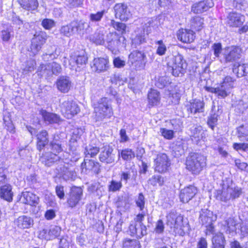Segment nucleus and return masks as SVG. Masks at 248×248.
<instances>
[{
    "mask_svg": "<svg viewBox=\"0 0 248 248\" xmlns=\"http://www.w3.org/2000/svg\"><path fill=\"white\" fill-rule=\"evenodd\" d=\"M203 134V131L201 127H195L192 136V140H195L196 141L200 140L202 139Z\"/></svg>",
    "mask_w": 248,
    "mask_h": 248,
    "instance_id": "nucleus-55",
    "label": "nucleus"
},
{
    "mask_svg": "<svg viewBox=\"0 0 248 248\" xmlns=\"http://www.w3.org/2000/svg\"><path fill=\"white\" fill-rule=\"evenodd\" d=\"M135 37L132 40V44L135 46L140 45L145 42V31L143 29L138 30L136 31Z\"/></svg>",
    "mask_w": 248,
    "mask_h": 248,
    "instance_id": "nucleus-41",
    "label": "nucleus"
},
{
    "mask_svg": "<svg viewBox=\"0 0 248 248\" xmlns=\"http://www.w3.org/2000/svg\"><path fill=\"white\" fill-rule=\"evenodd\" d=\"M211 49L214 52L216 57L219 58L220 54L222 51V45L221 43H215L211 46Z\"/></svg>",
    "mask_w": 248,
    "mask_h": 248,
    "instance_id": "nucleus-58",
    "label": "nucleus"
},
{
    "mask_svg": "<svg viewBox=\"0 0 248 248\" xmlns=\"http://www.w3.org/2000/svg\"><path fill=\"white\" fill-rule=\"evenodd\" d=\"M61 35L70 37L76 34L74 21H71L69 24L62 26L59 30Z\"/></svg>",
    "mask_w": 248,
    "mask_h": 248,
    "instance_id": "nucleus-33",
    "label": "nucleus"
},
{
    "mask_svg": "<svg viewBox=\"0 0 248 248\" xmlns=\"http://www.w3.org/2000/svg\"><path fill=\"white\" fill-rule=\"evenodd\" d=\"M99 158L101 162L107 164L114 163L116 159V154L113 148L109 145L104 146L101 148Z\"/></svg>",
    "mask_w": 248,
    "mask_h": 248,
    "instance_id": "nucleus-11",
    "label": "nucleus"
},
{
    "mask_svg": "<svg viewBox=\"0 0 248 248\" xmlns=\"http://www.w3.org/2000/svg\"><path fill=\"white\" fill-rule=\"evenodd\" d=\"M213 0H205L195 3L192 6V11L196 14L202 13L213 7Z\"/></svg>",
    "mask_w": 248,
    "mask_h": 248,
    "instance_id": "nucleus-24",
    "label": "nucleus"
},
{
    "mask_svg": "<svg viewBox=\"0 0 248 248\" xmlns=\"http://www.w3.org/2000/svg\"><path fill=\"white\" fill-rule=\"evenodd\" d=\"M237 223L234 218L229 217L225 222L224 230L227 233L234 232L236 230Z\"/></svg>",
    "mask_w": 248,
    "mask_h": 248,
    "instance_id": "nucleus-38",
    "label": "nucleus"
},
{
    "mask_svg": "<svg viewBox=\"0 0 248 248\" xmlns=\"http://www.w3.org/2000/svg\"><path fill=\"white\" fill-rule=\"evenodd\" d=\"M48 35L43 31L36 32L31 40V49L32 53L35 55L41 49L42 46L46 42Z\"/></svg>",
    "mask_w": 248,
    "mask_h": 248,
    "instance_id": "nucleus-8",
    "label": "nucleus"
},
{
    "mask_svg": "<svg viewBox=\"0 0 248 248\" xmlns=\"http://www.w3.org/2000/svg\"><path fill=\"white\" fill-rule=\"evenodd\" d=\"M156 44L158 45L156 49V54L159 56H162L164 55L167 50V48L165 45L163 43L162 40L158 41L156 42Z\"/></svg>",
    "mask_w": 248,
    "mask_h": 248,
    "instance_id": "nucleus-59",
    "label": "nucleus"
},
{
    "mask_svg": "<svg viewBox=\"0 0 248 248\" xmlns=\"http://www.w3.org/2000/svg\"><path fill=\"white\" fill-rule=\"evenodd\" d=\"M61 110L62 114L67 118L70 119L78 114L80 108L78 105L73 100H65L61 105Z\"/></svg>",
    "mask_w": 248,
    "mask_h": 248,
    "instance_id": "nucleus-7",
    "label": "nucleus"
},
{
    "mask_svg": "<svg viewBox=\"0 0 248 248\" xmlns=\"http://www.w3.org/2000/svg\"><path fill=\"white\" fill-rule=\"evenodd\" d=\"M164 183V178L160 175H155L148 180V184L155 186L158 184L162 186Z\"/></svg>",
    "mask_w": 248,
    "mask_h": 248,
    "instance_id": "nucleus-48",
    "label": "nucleus"
},
{
    "mask_svg": "<svg viewBox=\"0 0 248 248\" xmlns=\"http://www.w3.org/2000/svg\"><path fill=\"white\" fill-rule=\"evenodd\" d=\"M129 197L127 194H124L118 197L116 204L117 207H125L129 203Z\"/></svg>",
    "mask_w": 248,
    "mask_h": 248,
    "instance_id": "nucleus-46",
    "label": "nucleus"
},
{
    "mask_svg": "<svg viewBox=\"0 0 248 248\" xmlns=\"http://www.w3.org/2000/svg\"><path fill=\"white\" fill-rule=\"evenodd\" d=\"M204 104L203 101L195 99L190 103L188 109L191 113L195 114L197 112L203 111Z\"/></svg>",
    "mask_w": 248,
    "mask_h": 248,
    "instance_id": "nucleus-37",
    "label": "nucleus"
},
{
    "mask_svg": "<svg viewBox=\"0 0 248 248\" xmlns=\"http://www.w3.org/2000/svg\"><path fill=\"white\" fill-rule=\"evenodd\" d=\"M121 154L122 158L124 160H131L135 157V154L131 149H125L119 153V155Z\"/></svg>",
    "mask_w": 248,
    "mask_h": 248,
    "instance_id": "nucleus-50",
    "label": "nucleus"
},
{
    "mask_svg": "<svg viewBox=\"0 0 248 248\" xmlns=\"http://www.w3.org/2000/svg\"><path fill=\"white\" fill-rule=\"evenodd\" d=\"M18 1L23 9L28 11L36 10L39 5L37 0H19Z\"/></svg>",
    "mask_w": 248,
    "mask_h": 248,
    "instance_id": "nucleus-36",
    "label": "nucleus"
},
{
    "mask_svg": "<svg viewBox=\"0 0 248 248\" xmlns=\"http://www.w3.org/2000/svg\"><path fill=\"white\" fill-rule=\"evenodd\" d=\"M83 190L81 187L75 186L72 187L67 198V203L69 207H76L81 200Z\"/></svg>",
    "mask_w": 248,
    "mask_h": 248,
    "instance_id": "nucleus-12",
    "label": "nucleus"
},
{
    "mask_svg": "<svg viewBox=\"0 0 248 248\" xmlns=\"http://www.w3.org/2000/svg\"><path fill=\"white\" fill-rule=\"evenodd\" d=\"M129 61L136 69H143L146 63V55L141 51H134L129 55Z\"/></svg>",
    "mask_w": 248,
    "mask_h": 248,
    "instance_id": "nucleus-9",
    "label": "nucleus"
},
{
    "mask_svg": "<svg viewBox=\"0 0 248 248\" xmlns=\"http://www.w3.org/2000/svg\"><path fill=\"white\" fill-rule=\"evenodd\" d=\"M49 149L50 150L47 153H46L44 156L51 162H55L59 160L60 157L58 154L62 150L61 144L56 143L55 140L51 141L49 145Z\"/></svg>",
    "mask_w": 248,
    "mask_h": 248,
    "instance_id": "nucleus-14",
    "label": "nucleus"
},
{
    "mask_svg": "<svg viewBox=\"0 0 248 248\" xmlns=\"http://www.w3.org/2000/svg\"><path fill=\"white\" fill-rule=\"evenodd\" d=\"M197 193V188L193 186H189L181 189L179 197L180 201L186 203L191 200Z\"/></svg>",
    "mask_w": 248,
    "mask_h": 248,
    "instance_id": "nucleus-19",
    "label": "nucleus"
},
{
    "mask_svg": "<svg viewBox=\"0 0 248 248\" xmlns=\"http://www.w3.org/2000/svg\"><path fill=\"white\" fill-rule=\"evenodd\" d=\"M123 186L122 182L117 181L112 179L109 182L108 186V191L109 192H115L121 190Z\"/></svg>",
    "mask_w": 248,
    "mask_h": 248,
    "instance_id": "nucleus-44",
    "label": "nucleus"
},
{
    "mask_svg": "<svg viewBox=\"0 0 248 248\" xmlns=\"http://www.w3.org/2000/svg\"><path fill=\"white\" fill-rule=\"evenodd\" d=\"M38 70L40 74L45 77H49L53 74L58 75L62 71V67L60 64L53 62L47 64H41Z\"/></svg>",
    "mask_w": 248,
    "mask_h": 248,
    "instance_id": "nucleus-13",
    "label": "nucleus"
},
{
    "mask_svg": "<svg viewBox=\"0 0 248 248\" xmlns=\"http://www.w3.org/2000/svg\"><path fill=\"white\" fill-rule=\"evenodd\" d=\"M204 156L198 153H191L186 158V167L193 174H198L205 165Z\"/></svg>",
    "mask_w": 248,
    "mask_h": 248,
    "instance_id": "nucleus-3",
    "label": "nucleus"
},
{
    "mask_svg": "<svg viewBox=\"0 0 248 248\" xmlns=\"http://www.w3.org/2000/svg\"><path fill=\"white\" fill-rule=\"evenodd\" d=\"M110 25L121 34H123L126 32V26L124 23L111 20Z\"/></svg>",
    "mask_w": 248,
    "mask_h": 248,
    "instance_id": "nucleus-47",
    "label": "nucleus"
},
{
    "mask_svg": "<svg viewBox=\"0 0 248 248\" xmlns=\"http://www.w3.org/2000/svg\"><path fill=\"white\" fill-rule=\"evenodd\" d=\"M220 113L221 112H220L218 109L216 113L214 112L213 109H212V113L209 116L207 120L208 125L212 130H214V127L217 125L218 117Z\"/></svg>",
    "mask_w": 248,
    "mask_h": 248,
    "instance_id": "nucleus-42",
    "label": "nucleus"
},
{
    "mask_svg": "<svg viewBox=\"0 0 248 248\" xmlns=\"http://www.w3.org/2000/svg\"><path fill=\"white\" fill-rule=\"evenodd\" d=\"M76 34L83 35L84 33H88L92 31V28L90 22H85L83 20H73Z\"/></svg>",
    "mask_w": 248,
    "mask_h": 248,
    "instance_id": "nucleus-20",
    "label": "nucleus"
},
{
    "mask_svg": "<svg viewBox=\"0 0 248 248\" xmlns=\"http://www.w3.org/2000/svg\"><path fill=\"white\" fill-rule=\"evenodd\" d=\"M155 170L160 173L166 172L170 165V160L165 153H159L155 159Z\"/></svg>",
    "mask_w": 248,
    "mask_h": 248,
    "instance_id": "nucleus-10",
    "label": "nucleus"
},
{
    "mask_svg": "<svg viewBox=\"0 0 248 248\" xmlns=\"http://www.w3.org/2000/svg\"><path fill=\"white\" fill-rule=\"evenodd\" d=\"M115 17L121 20L126 21L131 14L127 5L124 3H117L114 7Z\"/></svg>",
    "mask_w": 248,
    "mask_h": 248,
    "instance_id": "nucleus-17",
    "label": "nucleus"
},
{
    "mask_svg": "<svg viewBox=\"0 0 248 248\" xmlns=\"http://www.w3.org/2000/svg\"><path fill=\"white\" fill-rule=\"evenodd\" d=\"M206 227V230H205V233L206 235H209L211 234H213V236L215 235V226L213 224V223H210L209 225H207L204 226Z\"/></svg>",
    "mask_w": 248,
    "mask_h": 248,
    "instance_id": "nucleus-62",
    "label": "nucleus"
},
{
    "mask_svg": "<svg viewBox=\"0 0 248 248\" xmlns=\"http://www.w3.org/2000/svg\"><path fill=\"white\" fill-rule=\"evenodd\" d=\"M87 60V57L84 50L74 53V54L71 55L69 60V65L71 66L70 68L73 69L76 65L79 67L80 65L85 64Z\"/></svg>",
    "mask_w": 248,
    "mask_h": 248,
    "instance_id": "nucleus-15",
    "label": "nucleus"
},
{
    "mask_svg": "<svg viewBox=\"0 0 248 248\" xmlns=\"http://www.w3.org/2000/svg\"><path fill=\"white\" fill-rule=\"evenodd\" d=\"M135 202L137 206L140 208V211H143L145 206V198L142 193L139 194L137 199L135 200Z\"/></svg>",
    "mask_w": 248,
    "mask_h": 248,
    "instance_id": "nucleus-56",
    "label": "nucleus"
},
{
    "mask_svg": "<svg viewBox=\"0 0 248 248\" xmlns=\"http://www.w3.org/2000/svg\"><path fill=\"white\" fill-rule=\"evenodd\" d=\"M183 222V217L180 214L170 212L167 216V225L181 236L185 234Z\"/></svg>",
    "mask_w": 248,
    "mask_h": 248,
    "instance_id": "nucleus-5",
    "label": "nucleus"
},
{
    "mask_svg": "<svg viewBox=\"0 0 248 248\" xmlns=\"http://www.w3.org/2000/svg\"><path fill=\"white\" fill-rule=\"evenodd\" d=\"M13 35V28L11 26H9L1 31V37L3 41L8 42Z\"/></svg>",
    "mask_w": 248,
    "mask_h": 248,
    "instance_id": "nucleus-45",
    "label": "nucleus"
},
{
    "mask_svg": "<svg viewBox=\"0 0 248 248\" xmlns=\"http://www.w3.org/2000/svg\"><path fill=\"white\" fill-rule=\"evenodd\" d=\"M238 136L241 138H245L248 141V125H242L237 128Z\"/></svg>",
    "mask_w": 248,
    "mask_h": 248,
    "instance_id": "nucleus-53",
    "label": "nucleus"
},
{
    "mask_svg": "<svg viewBox=\"0 0 248 248\" xmlns=\"http://www.w3.org/2000/svg\"><path fill=\"white\" fill-rule=\"evenodd\" d=\"M244 21V17L236 13H230L228 16V23L230 26H241Z\"/></svg>",
    "mask_w": 248,
    "mask_h": 248,
    "instance_id": "nucleus-28",
    "label": "nucleus"
},
{
    "mask_svg": "<svg viewBox=\"0 0 248 248\" xmlns=\"http://www.w3.org/2000/svg\"><path fill=\"white\" fill-rule=\"evenodd\" d=\"M94 118L96 121H102L106 118H109L113 114L112 108L108 103L107 98H101L94 108Z\"/></svg>",
    "mask_w": 248,
    "mask_h": 248,
    "instance_id": "nucleus-4",
    "label": "nucleus"
},
{
    "mask_svg": "<svg viewBox=\"0 0 248 248\" xmlns=\"http://www.w3.org/2000/svg\"><path fill=\"white\" fill-rule=\"evenodd\" d=\"M213 214L210 210L205 209H202L200 212V222L202 225H209L213 222Z\"/></svg>",
    "mask_w": 248,
    "mask_h": 248,
    "instance_id": "nucleus-29",
    "label": "nucleus"
},
{
    "mask_svg": "<svg viewBox=\"0 0 248 248\" xmlns=\"http://www.w3.org/2000/svg\"><path fill=\"white\" fill-rule=\"evenodd\" d=\"M226 240L223 234L217 232L212 239V248H225Z\"/></svg>",
    "mask_w": 248,
    "mask_h": 248,
    "instance_id": "nucleus-30",
    "label": "nucleus"
},
{
    "mask_svg": "<svg viewBox=\"0 0 248 248\" xmlns=\"http://www.w3.org/2000/svg\"><path fill=\"white\" fill-rule=\"evenodd\" d=\"M168 71L175 77L182 76L186 72L187 63L183 56L177 54L171 55L166 58Z\"/></svg>",
    "mask_w": 248,
    "mask_h": 248,
    "instance_id": "nucleus-1",
    "label": "nucleus"
},
{
    "mask_svg": "<svg viewBox=\"0 0 248 248\" xmlns=\"http://www.w3.org/2000/svg\"><path fill=\"white\" fill-rule=\"evenodd\" d=\"M41 25L46 30H49L55 26L56 23L53 19L46 18L42 20Z\"/></svg>",
    "mask_w": 248,
    "mask_h": 248,
    "instance_id": "nucleus-54",
    "label": "nucleus"
},
{
    "mask_svg": "<svg viewBox=\"0 0 248 248\" xmlns=\"http://www.w3.org/2000/svg\"><path fill=\"white\" fill-rule=\"evenodd\" d=\"M13 196L11 186L6 185L0 187V196L1 198L8 202H11L13 200Z\"/></svg>",
    "mask_w": 248,
    "mask_h": 248,
    "instance_id": "nucleus-35",
    "label": "nucleus"
},
{
    "mask_svg": "<svg viewBox=\"0 0 248 248\" xmlns=\"http://www.w3.org/2000/svg\"><path fill=\"white\" fill-rule=\"evenodd\" d=\"M226 62L235 61L240 58L239 49L234 46L226 47L222 54Z\"/></svg>",
    "mask_w": 248,
    "mask_h": 248,
    "instance_id": "nucleus-18",
    "label": "nucleus"
},
{
    "mask_svg": "<svg viewBox=\"0 0 248 248\" xmlns=\"http://www.w3.org/2000/svg\"><path fill=\"white\" fill-rule=\"evenodd\" d=\"M37 148L41 151L48 142V135L46 131L43 130L37 135Z\"/></svg>",
    "mask_w": 248,
    "mask_h": 248,
    "instance_id": "nucleus-32",
    "label": "nucleus"
},
{
    "mask_svg": "<svg viewBox=\"0 0 248 248\" xmlns=\"http://www.w3.org/2000/svg\"><path fill=\"white\" fill-rule=\"evenodd\" d=\"M58 90L62 93H68L72 87V82L68 77L61 76L56 81Z\"/></svg>",
    "mask_w": 248,
    "mask_h": 248,
    "instance_id": "nucleus-22",
    "label": "nucleus"
},
{
    "mask_svg": "<svg viewBox=\"0 0 248 248\" xmlns=\"http://www.w3.org/2000/svg\"><path fill=\"white\" fill-rule=\"evenodd\" d=\"M104 13V11L97 12L95 13H92L89 16V19L92 22H99L102 18Z\"/></svg>",
    "mask_w": 248,
    "mask_h": 248,
    "instance_id": "nucleus-52",
    "label": "nucleus"
},
{
    "mask_svg": "<svg viewBox=\"0 0 248 248\" xmlns=\"http://www.w3.org/2000/svg\"><path fill=\"white\" fill-rule=\"evenodd\" d=\"M61 232V228L57 226H54L50 229L48 231L50 235V240L54 239L59 236Z\"/></svg>",
    "mask_w": 248,
    "mask_h": 248,
    "instance_id": "nucleus-57",
    "label": "nucleus"
},
{
    "mask_svg": "<svg viewBox=\"0 0 248 248\" xmlns=\"http://www.w3.org/2000/svg\"><path fill=\"white\" fill-rule=\"evenodd\" d=\"M99 148L89 145L85 148V154L86 156L89 155L93 157L95 156L99 152Z\"/></svg>",
    "mask_w": 248,
    "mask_h": 248,
    "instance_id": "nucleus-51",
    "label": "nucleus"
},
{
    "mask_svg": "<svg viewBox=\"0 0 248 248\" xmlns=\"http://www.w3.org/2000/svg\"><path fill=\"white\" fill-rule=\"evenodd\" d=\"M14 223L18 228L28 229L33 226V219L29 216L23 215L15 219Z\"/></svg>",
    "mask_w": 248,
    "mask_h": 248,
    "instance_id": "nucleus-25",
    "label": "nucleus"
},
{
    "mask_svg": "<svg viewBox=\"0 0 248 248\" xmlns=\"http://www.w3.org/2000/svg\"><path fill=\"white\" fill-rule=\"evenodd\" d=\"M160 132L162 135L167 139L170 140L173 137L174 133L172 130H168L166 128H161Z\"/></svg>",
    "mask_w": 248,
    "mask_h": 248,
    "instance_id": "nucleus-60",
    "label": "nucleus"
},
{
    "mask_svg": "<svg viewBox=\"0 0 248 248\" xmlns=\"http://www.w3.org/2000/svg\"><path fill=\"white\" fill-rule=\"evenodd\" d=\"M91 67L93 71L98 73L107 71L109 67L108 59L107 58H95Z\"/></svg>",
    "mask_w": 248,
    "mask_h": 248,
    "instance_id": "nucleus-16",
    "label": "nucleus"
},
{
    "mask_svg": "<svg viewBox=\"0 0 248 248\" xmlns=\"http://www.w3.org/2000/svg\"><path fill=\"white\" fill-rule=\"evenodd\" d=\"M241 194V188L232 185L227 187L223 186L222 190H217L216 192L215 196L217 200L229 203L231 201L239 197Z\"/></svg>",
    "mask_w": 248,
    "mask_h": 248,
    "instance_id": "nucleus-2",
    "label": "nucleus"
},
{
    "mask_svg": "<svg viewBox=\"0 0 248 248\" xmlns=\"http://www.w3.org/2000/svg\"><path fill=\"white\" fill-rule=\"evenodd\" d=\"M55 191L57 196L60 199H63L65 196L64 187L62 186H57L55 188Z\"/></svg>",
    "mask_w": 248,
    "mask_h": 248,
    "instance_id": "nucleus-64",
    "label": "nucleus"
},
{
    "mask_svg": "<svg viewBox=\"0 0 248 248\" xmlns=\"http://www.w3.org/2000/svg\"><path fill=\"white\" fill-rule=\"evenodd\" d=\"M232 84V78L227 77L223 82L217 87H206L205 89L208 92L215 93L218 97L225 98L230 94Z\"/></svg>",
    "mask_w": 248,
    "mask_h": 248,
    "instance_id": "nucleus-6",
    "label": "nucleus"
},
{
    "mask_svg": "<svg viewBox=\"0 0 248 248\" xmlns=\"http://www.w3.org/2000/svg\"><path fill=\"white\" fill-rule=\"evenodd\" d=\"M123 248H140V243L136 239H127L123 242Z\"/></svg>",
    "mask_w": 248,
    "mask_h": 248,
    "instance_id": "nucleus-49",
    "label": "nucleus"
},
{
    "mask_svg": "<svg viewBox=\"0 0 248 248\" xmlns=\"http://www.w3.org/2000/svg\"><path fill=\"white\" fill-rule=\"evenodd\" d=\"M177 38L183 43H190L194 41L195 35L191 30L182 29L177 32Z\"/></svg>",
    "mask_w": 248,
    "mask_h": 248,
    "instance_id": "nucleus-21",
    "label": "nucleus"
},
{
    "mask_svg": "<svg viewBox=\"0 0 248 248\" xmlns=\"http://www.w3.org/2000/svg\"><path fill=\"white\" fill-rule=\"evenodd\" d=\"M233 147L237 151L242 150L243 151H246L248 150V144L245 143H234L233 145Z\"/></svg>",
    "mask_w": 248,
    "mask_h": 248,
    "instance_id": "nucleus-63",
    "label": "nucleus"
},
{
    "mask_svg": "<svg viewBox=\"0 0 248 248\" xmlns=\"http://www.w3.org/2000/svg\"><path fill=\"white\" fill-rule=\"evenodd\" d=\"M20 199L23 203L32 206L38 204L39 201L38 196L29 191L23 192Z\"/></svg>",
    "mask_w": 248,
    "mask_h": 248,
    "instance_id": "nucleus-27",
    "label": "nucleus"
},
{
    "mask_svg": "<svg viewBox=\"0 0 248 248\" xmlns=\"http://www.w3.org/2000/svg\"><path fill=\"white\" fill-rule=\"evenodd\" d=\"M164 230V225L163 221L159 219L156 223L155 227V231L156 233H161L163 232Z\"/></svg>",
    "mask_w": 248,
    "mask_h": 248,
    "instance_id": "nucleus-61",
    "label": "nucleus"
},
{
    "mask_svg": "<svg viewBox=\"0 0 248 248\" xmlns=\"http://www.w3.org/2000/svg\"><path fill=\"white\" fill-rule=\"evenodd\" d=\"M126 169V170L121 172L120 181H124L125 183H127L130 178L131 173H133V176L135 177L137 174V171L134 167H131L129 169L127 168Z\"/></svg>",
    "mask_w": 248,
    "mask_h": 248,
    "instance_id": "nucleus-40",
    "label": "nucleus"
},
{
    "mask_svg": "<svg viewBox=\"0 0 248 248\" xmlns=\"http://www.w3.org/2000/svg\"><path fill=\"white\" fill-rule=\"evenodd\" d=\"M148 98L149 103L152 106L158 105L160 100L159 92L155 90H151V91L148 93Z\"/></svg>",
    "mask_w": 248,
    "mask_h": 248,
    "instance_id": "nucleus-39",
    "label": "nucleus"
},
{
    "mask_svg": "<svg viewBox=\"0 0 248 248\" xmlns=\"http://www.w3.org/2000/svg\"><path fill=\"white\" fill-rule=\"evenodd\" d=\"M45 122L50 124H59L62 121L60 117L53 113L48 112L46 110L41 109L39 112Z\"/></svg>",
    "mask_w": 248,
    "mask_h": 248,
    "instance_id": "nucleus-26",
    "label": "nucleus"
},
{
    "mask_svg": "<svg viewBox=\"0 0 248 248\" xmlns=\"http://www.w3.org/2000/svg\"><path fill=\"white\" fill-rule=\"evenodd\" d=\"M129 229L131 235H135L139 238H141L147 233L146 227L142 223H135L134 224H131Z\"/></svg>",
    "mask_w": 248,
    "mask_h": 248,
    "instance_id": "nucleus-23",
    "label": "nucleus"
},
{
    "mask_svg": "<svg viewBox=\"0 0 248 248\" xmlns=\"http://www.w3.org/2000/svg\"><path fill=\"white\" fill-rule=\"evenodd\" d=\"M104 30L100 29L90 36V40L96 45H103L105 42Z\"/></svg>",
    "mask_w": 248,
    "mask_h": 248,
    "instance_id": "nucleus-34",
    "label": "nucleus"
},
{
    "mask_svg": "<svg viewBox=\"0 0 248 248\" xmlns=\"http://www.w3.org/2000/svg\"><path fill=\"white\" fill-rule=\"evenodd\" d=\"M191 27L196 31H201L203 28V19L199 16H196L191 20Z\"/></svg>",
    "mask_w": 248,
    "mask_h": 248,
    "instance_id": "nucleus-43",
    "label": "nucleus"
},
{
    "mask_svg": "<svg viewBox=\"0 0 248 248\" xmlns=\"http://www.w3.org/2000/svg\"><path fill=\"white\" fill-rule=\"evenodd\" d=\"M232 71L238 78L246 76L248 74V65L244 63H235L233 65Z\"/></svg>",
    "mask_w": 248,
    "mask_h": 248,
    "instance_id": "nucleus-31",
    "label": "nucleus"
}]
</instances>
